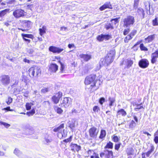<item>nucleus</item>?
Listing matches in <instances>:
<instances>
[{"label": "nucleus", "mask_w": 158, "mask_h": 158, "mask_svg": "<svg viewBox=\"0 0 158 158\" xmlns=\"http://www.w3.org/2000/svg\"><path fill=\"white\" fill-rule=\"evenodd\" d=\"M152 24L154 26H158L157 17H156L155 19L152 20Z\"/></svg>", "instance_id": "obj_48"}, {"label": "nucleus", "mask_w": 158, "mask_h": 158, "mask_svg": "<svg viewBox=\"0 0 158 158\" xmlns=\"http://www.w3.org/2000/svg\"><path fill=\"white\" fill-rule=\"evenodd\" d=\"M64 123H62L61 124H60L59 126L58 127L55 128L53 129V131L54 132H56L57 131H60L61 130V129L64 128Z\"/></svg>", "instance_id": "obj_30"}, {"label": "nucleus", "mask_w": 158, "mask_h": 158, "mask_svg": "<svg viewBox=\"0 0 158 158\" xmlns=\"http://www.w3.org/2000/svg\"><path fill=\"white\" fill-rule=\"evenodd\" d=\"M21 36L22 37H25L27 38L33 39L34 37L33 35L31 34H26L22 33L21 34Z\"/></svg>", "instance_id": "obj_38"}, {"label": "nucleus", "mask_w": 158, "mask_h": 158, "mask_svg": "<svg viewBox=\"0 0 158 158\" xmlns=\"http://www.w3.org/2000/svg\"><path fill=\"white\" fill-rule=\"evenodd\" d=\"M130 31V29H125L123 31V35H127Z\"/></svg>", "instance_id": "obj_61"}, {"label": "nucleus", "mask_w": 158, "mask_h": 158, "mask_svg": "<svg viewBox=\"0 0 158 158\" xmlns=\"http://www.w3.org/2000/svg\"><path fill=\"white\" fill-rule=\"evenodd\" d=\"M32 105V103H27L26 105V107L27 110H29L31 108V105Z\"/></svg>", "instance_id": "obj_52"}, {"label": "nucleus", "mask_w": 158, "mask_h": 158, "mask_svg": "<svg viewBox=\"0 0 158 158\" xmlns=\"http://www.w3.org/2000/svg\"><path fill=\"white\" fill-rule=\"evenodd\" d=\"M106 152L105 158H113V153L112 151H109L108 150H105Z\"/></svg>", "instance_id": "obj_19"}, {"label": "nucleus", "mask_w": 158, "mask_h": 158, "mask_svg": "<svg viewBox=\"0 0 158 158\" xmlns=\"http://www.w3.org/2000/svg\"><path fill=\"white\" fill-rule=\"evenodd\" d=\"M26 12L21 9H16L13 13V15L16 18L23 17L26 15Z\"/></svg>", "instance_id": "obj_6"}, {"label": "nucleus", "mask_w": 158, "mask_h": 158, "mask_svg": "<svg viewBox=\"0 0 158 158\" xmlns=\"http://www.w3.org/2000/svg\"><path fill=\"white\" fill-rule=\"evenodd\" d=\"M13 153L14 154L19 157H21L23 155V153L18 148H15L14 151Z\"/></svg>", "instance_id": "obj_23"}, {"label": "nucleus", "mask_w": 158, "mask_h": 158, "mask_svg": "<svg viewBox=\"0 0 158 158\" xmlns=\"http://www.w3.org/2000/svg\"><path fill=\"white\" fill-rule=\"evenodd\" d=\"M151 58V62L152 64L155 63L157 61V58H158V52L156 50L152 54Z\"/></svg>", "instance_id": "obj_13"}, {"label": "nucleus", "mask_w": 158, "mask_h": 158, "mask_svg": "<svg viewBox=\"0 0 158 158\" xmlns=\"http://www.w3.org/2000/svg\"><path fill=\"white\" fill-rule=\"evenodd\" d=\"M34 52V50L32 48L29 49L27 50V52L30 54H33Z\"/></svg>", "instance_id": "obj_62"}, {"label": "nucleus", "mask_w": 158, "mask_h": 158, "mask_svg": "<svg viewBox=\"0 0 158 158\" xmlns=\"http://www.w3.org/2000/svg\"><path fill=\"white\" fill-rule=\"evenodd\" d=\"M49 91V88H44L42 89L41 90V92L43 93H45Z\"/></svg>", "instance_id": "obj_56"}, {"label": "nucleus", "mask_w": 158, "mask_h": 158, "mask_svg": "<svg viewBox=\"0 0 158 158\" xmlns=\"http://www.w3.org/2000/svg\"><path fill=\"white\" fill-rule=\"evenodd\" d=\"M105 102V99L104 97H101L99 99L98 102L101 105H102Z\"/></svg>", "instance_id": "obj_46"}, {"label": "nucleus", "mask_w": 158, "mask_h": 158, "mask_svg": "<svg viewBox=\"0 0 158 158\" xmlns=\"http://www.w3.org/2000/svg\"><path fill=\"white\" fill-rule=\"evenodd\" d=\"M156 35H149L145 39L146 43H149L152 41L155 38Z\"/></svg>", "instance_id": "obj_17"}, {"label": "nucleus", "mask_w": 158, "mask_h": 158, "mask_svg": "<svg viewBox=\"0 0 158 158\" xmlns=\"http://www.w3.org/2000/svg\"><path fill=\"white\" fill-rule=\"evenodd\" d=\"M15 2V0H8L6 1V2L7 4H14Z\"/></svg>", "instance_id": "obj_54"}, {"label": "nucleus", "mask_w": 158, "mask_h": 158, "mask_svg": "<svg viewBox=\"0 0 158 158\" xmlns=\"http://www.w3.org/2000/svg\"><path fill=\"white\" fill-rule=\"evenodd\" d=\"M139 47L141 50L142 51H148V48L144 46V44L143 43H142L140 44Z\"/></svg>", "instance_id": "obj_41"}, {"label": "nucleus", "mask_w": 158, "mask_h": 158, "mask_svg": "<svg viewBox=\"0 0 158 158\" xmlns=\"http://www.w3.org/2000/svg\"><path fill=\"white\" fill-rule=\"evenodd\" d=\"M143 41L142 40H141L139 41H138L133 47L132 48H134L137 45H138L139 44H140Z\"/></svg>", "instance_id": "obj_63"}, {"label": "nucleus", "mask_w": 158, "mask_h": 158, "mask_svg": "<svg viewBox=\"0 0 158 158\" xmlns=\"http://www.w3.org/2000/svg\"><path fill=\"white\" fill-rule=\"evenodd\" d=\"M72 102V99L69 97H65L63 98V100H61L60 101V104L59 106L61 107L68 108Z\"/></svg>", "instance_id": "obj_4"}, {"label": "nucleus", "mask_w": 158, "mask_h": 158, "mask_svg": "<svg viewBox=\"0 0 158 158\" xmlns=\"http://www.w3.org/2000/svg\"><path fill=\"white\" fill-rule=\"evenodd\" d=\"M54 109L56 113L59 114H61L63 112V110L58 106H55Z\"/></svg>", "instance_id": "obj_36"}, {"label": "nucleus", "mask_w": 158, "mask_h": 158, "mask_svg": "<svg viewBox=\"0 0 158 158\" xmlns=\"http://www.w3.org/2000/svg\"><path fill=\"white\" fill-rule=\"evenodd\" d=\"M106 135V131L104 130H101L100 131V135L99 138L100 139H102V141L104 139Z\"/></svg>", "instance_id": "obj_21"}, {"label": "nucleus", "mask_w": 158, "mask_h": 158, "mask_svg": "<svg viewBox=\"0 0 158 158\" xmlns=\"http://www.w3.org/2000/svg\"><path fill=\"white\" fill-rule=\"evenodd\" d=\"M136 126V124L135 122L133 120H132L129 124V128L131 130H133Z\"/></svg>", "instance_id": "obj_28"}, {"label": "nucleus", "mask_w": 158, "mask_h": 158, "mask_svg": "<svg viewBox=\"0 0 158 158\" xmlns=\"http://www.w3.org/2000/svg\"><path fill=\"white\" fill-rule=\"evenodd\" d=\"M120 19V17H119L118 18H116L114 19H111L110 20V21L112 23H113V21H114V25H115L116 24V23H118V22H119L118 19Z\"/></svg>", "instance_id": "obj_44"}, {"label": "nucleus", "mask_w": 158, "mask_h": 158, "mask_svg": "<svg viewBox=\"0 0 158 158\" xmlns=\"http://www.w3.org/2000/svg\"><path fill=\"white\" fill-rule=\"evenodd\" d=\"M113 143L110 141H109L107 143L106 146L104 147V149L109 148L112 149L113 148Z\"/></svg>", "instance_id": "obj_32"}, {"label": "nucleus", "mask_w": 158, "mask_h": 158, "mask_svg": "<svg viewBox=\"0 0 158 158\" xmlns=\"http://www.w3.org/2000/svg\"><path fill=\"white\" fill-rule=\"evenodd\" d=\"M126 152L128 155H133L134 151L132 148H128Z\"/></svg>", "instance_id": "obj_37"}, {"label": "nucleus", "mask_w": 158, "mask_h": 158, "mask_svg": "<svg viewBox=\"0 0 158 158\" xmlns=\"http://www.w3.org/2000/svg\"><path fill=\"white\" fill-rule=\"evenodd\" d=\"M121 145V143H120L118 144H115L114 147L115 149L116 150H118Z\"/></svg>", "instance_id": "obj_58"}, {"label": "nucleus", "mask_w": 158, "mask_h": 158, "mask_svg": "<svg viewBox=\"0 0 158 158\" xmlns=\"http://www.w3.org/2000/svg\"><path fill=\"white\" fill-rule=\"evenodd\" d=\"M105 59V61L106 62V63L108 64V65L112 63L114 60L113 58H110L107 56H106Z\"/></svg>", "instance_id": "obj_34"}, {"label": "nucleus", "mask_w": 158, "mask_h": 158, "mask_svg": "<svg viewBox=\"0 0 158 158\" xmlns=\"http://www.w3.org/2000/svg\"><path fill=\"white\" fill-rule=\"evenodd\" d=\"M49 51L53 53H60L64 50V49L59 47L54 46H50L48 48Z\"/></svg>", "instance_id": "obj_10"}, {"label": "nucleus", "mask_w": 158, "mask_h": 158, "mask_svg": "<svg viewBox=\"0 0 158 158\" xmlns=\"http://www.w3.org/2000/svg\"><path fill=\"white\" fill-rule=\"evenodd\" d=\"M98 131H99L97 128L94 126H93L90 128L89 130V136L91 138H89V139L90 140H92V138H96L98 133Z\"/></svg>", "instance_id": "obj_5"}, {"label": "nucleus", "mask_w": 158, "mask_h": 158, "mask_svg": "<svg viewBox=\"0 0 158 158\" xmlns=\"http://www.w3.org/2000/svg\"><path fill=\"white\" fill-rule=\"evenodd\" d=\"M79 56L81 58L83 59L84 61H88L91 58V56L83 54H80L79 55Z\"/></svg>", "instance_id": "obj_18"}, {"label": "nucleus", "mask_w": 158, "mask_h": 158, "mask_svg": "<svg viewBox=\"0 0 158 158\" xmlns=\"http://www.w3.org/2000/svg\"><path fill=\"white\" fill-rule=\"evenodd\" d=\"M22 81H24L25 83L27 84L29 82V80L26 76L23 75L22 76Z\"/></svg>", "instance_id": "obj_42"}, {"label": "nucleus", "mask_w": 158, "mask_h": 158, "mask_svg": "<svg viewBox=\"0 0 158 158\" xmlns=\"http://www.w3.org/2000/svg\"><path fill=\"white\" fill-rule=\"evenodd\" d=\"M105 59H101L100 60V61L99 62V64L100 66H102L105 65V66H108V64L106 63V62L105 61Z\"/></svg>", "instance_id": "obj_40"}, {"label": "nucleus", "mask_w": 158, "mask_h": 158, "mask_svg": "<svg viewBox=\"0 0 158 158\" xmlns=\"http://www.w3.org/2000/svg\"><path fill=\"white\" fill-rule=\"evenodd\" d=\"M117 114L118 115L121 114L123 116H125L127 115V113L124 109H122L117 111Z\"/></svg>", "instance_id": "obj_33"}, {"label": "nucleus", "mask_w": 158, "mask_h": 158, "mask_svg": "<svg viewBox=\"0 0 158 158\" xmlns=\"http://www.w3.org/2000/svg\"><path fill=\"white\" fill-rule=\"evenodd\" d=\"M105 28L107 30L110 29H113L114 28V27L113 26V23H109L106 24L105 26Z\"/></svg>", "instance_id": "obj_39"}, {"label": "nucleus", "mask_w": 158, "mask_h": 158, "mask_svg": "<svg viewBox=\"0 0 158 158\" xmlns=\"http://www.w3.org/2000/svg\"><path fill=\"white\" fill-rule=\"evenodd\" d=\"M132 38L130 35H127L125 38L124 42L125 43L128 42L129 40H131Z\"/></svg>", "instance_id": "obj_47"}, {"label": "nucleus", "mask_w": 158, "mask_h": 158, "mask_svg": "<svg viewBox=\"0 0 158 158\" xmlns=\"http://www.w3.org/2000/svg\"><path fill=\"white\" fill-rule=\"evenodd\" d=\"M151 5L149 3H148V4L145 5L146 9H147V13L149 15H152L154 12V11L152 7V9H151L150 8Z\"/></svg>", "instance_id": "obj_20"}, {"label": "nucleus", "mask_w": 158, "mask_h": 158, "mask_svg": "<svg viewBox=\"0 0 158 158\" xmlns=\"http://www.w3.org/2000/svg\"><path fill=\"white\" fill-rule=\"evenodd\" d=\"M29 75L31 77V75L33 77H37L41 74V70L40 68L36 66H33L30 68L29 70Z\"/></svg>", "instance_id": "obj_2"}, {"label": "nucleus", "mask_w": 158, "mask_h": 158, "mask_svg": "<svg viewBox=\"0 0 158 158\" xmlns=\"http://www.w3.org/2000/svg\"><path fill=\"white\" fill-rule=\"evenodd\" d=\"M33 6L32 4L28 5L27 6L26 8L27 9H29L32 10V9L33 8Z\"/></svg>", "instance_id": "obj_64"}, {"label": "nucleus", "mask_w": 158, "mask_h": 158, "mask_svg": "<svg viewBox=\"0 0 158 158\" xmlns=\"http://www.w3.org/2000/svg\"><path fill=\"white\" fill-rule=\"evenodd\" d=\"M67 133L64 130H63V131H61V132H60L59 131V133H58V136L59 137V136L60 135L61 136V137H65L67 136Z\"/></svg>", "instance_id": "obj_35"}, {"label": "nucleus", "mask_w": 158, "mask_h": 158, "mask_svg": "<svg viewBox=\"0 0 158 158\" xmlns=\"http://www.w3.org/2000/svg\"><path fill=\"white\" fill-rule=\"evenodd\" d=\"M106 8H109L110 9H112L113 8L112 6L110 4V2H106L102 6L100 7L99 9L100 10L102 11Z\"/></svg>", "instance_id": "obj_15"}, {"label": "nucleus", "mask_w": 158, "mask_h": 158, "mask_svg": "<svg viewBox=\"0 0 158 158\" xmlns=\"http://www.w3.org/2000/svg\"><path fill=\"white\" fill-rule=\"evenodd\" d=\"M58 66L56 64L52 63L49 67V70L52 72L55 73L58 69Z\"/></svg>", "instance_id": "obj_16"}, {"label": "nucleus", "mask_w": 158, "mask_h": 158, "mask_svg": "<svg viewBox=\"0 0 158 158\" xmlns=\"http://www.w3.org/2000/svg\"><path fill=\"white\" fill-rule=\"evenodd\" d=\"M137 31L136 30H133L129 34L132 37L134 36L136 34Z\"/></svg>", "instance_id": "obj_60"}, {"label": "nucleus", "mask_w": 158, "mask_h": 158, "mask_svg": "<svg viewBox=\"0 0 158 158\" xmlns=\"http://www.w3.org/2000/svg\"><path fill=\"white\" fill-rule=\"evenodd\" d=\"M111 38V36L109 34H101L98 35L97 37V40L99 41H102L103 40H108Z\"/></svg>", "instance_id": "obj_11"}, {"label": "nucleus", "mask_w": 158, "mask_h": 158, "mask_svg": "<svg viewBox=\"0 0 158 158\" xmlns=\"http://www.w3.org/2000/svg\"><path fill=\"white\" fill-rule=\"evenodd\" d=\"M113 140L115 142H117L119 140V139L118 137L115 135H114L113 137H112Z\"/></svg>", "instance_id": "obj_49"}, {"label": "nucleus", "mask_w": 158, "mask_h": 158, "mask_svg": "<svg viewBox=\"0 0 158 158\" xmlns=\"http://www.w3.org/2000/svg\"><path fill=\"white\" fill-rule=\"evenodd\" d=\"M72 136H70L69 138L64 139L63 140V141L65 143H68V142H70L72 140Z\"/></svg>", "instance_id": "obj_59"}, {"label": "nucleus", "mask_w": 158, "mask_h": 158, "mask_svg": "<svg viewBox=\"0 0 158 158\" xmlns=\"http://www.w3.org/2000/svg\"><path fill=\"white\" fill-rule=\"evenodd\" d=\"M70 147L71 150L74 152H75L76 151L78 152L81 149V147L80 145L76 143H73L70 144Z\"/></svg>", "instance_id": "obj_12"}, {"label": "nucleus", "mask_w": 158, "mask_h": 158, "mask_svg": "<svg viewBox=\"0 0 158 158\" xmlns=\"http://www.w3.org/2000/svg\"><path fill=\"white\" fill-rule=\"evenodd\" d=\"M46 29L47 27L45 26H43L42 28H40L39 29L40 35L42 36L44 34L46 33Z\"/></svg>", "instance_id": "obj_25"}, {"label": "nucleus", "mask_w": 158, "mask_h": 158, "mask_svg": "<svg viewBox=\"0 0 158 158\" xmlns=\"http://www.w3.org/2000/svg\"><path fill=\"white\" fill-rule=\"evenodd\" d=\"M59 62L60 63L61 65L60 69V71L62 73L64 71V64L62 62H61L60 61H59Z\"/></svg>", "instance_id": "obj_53"}, {"label": "nucleus", "mask_w": 158, "mask_h": 158, "mask_svg": "<svg viewBox=\"0 0 158 158\" xmlns=\"http://www.w3.org/2000/svg\"><path fill=\"white\" fill-rule=\"evenodd\" d=\"M125 64L126 65V67L125 68H127V69L129 68L132 65L133 62L132 60L130 59H127L125 61Z\"/></svg>", "instance_id": "obj_22"}, {"label": "nucleus", "mask_w": 158, "mask_h": 158, "mask_svg": "<svg viewBox=\"0 0 158 158\" xmlns=\"http://www.w3.org/2000/svg\"><path fill=\"white\" fill-rule=\"evenodd\" d=\"M62 96V93L60 92H59L55 95H53L52 98V101L55 104L58 103L60 98Z\"/></svg>", "instance_id": "obj_9"}, {"label": "nucleus", "mask_w": 158, "mask_h": 158, "mask_svg": "<svg viewBox=\"0 0 158 158\" xmlns=\"http://www.w3.org/2000/svg\"><path fill=\"white\" fill-rule=\"evenodd\" d=\"M93 111L95 112H98L100 110V109L99 107L97 106H94L93 109Z\"/></svg>", "instance_id": "obj_45"}, {"label": "nucleus", "mask_w": 158, "mask_h": 158, "mask_svg": "<svg viewBox=\"0 0 158 158\" xmlns=\"http://www.w3.org/2000/svg\"><path fill=\"white\" fill-rule=\"evenodd\" d=\"M0 81L2 85L6 86L8 85L10 82V77L8 75H3L0 77Z\"/></svg>", "instance_id": "obj_7"}, {"label": "nucleus", "mask_w": 158, "mask_h": 158, "mask_svg": "<svg viewBox=\"0 0 158 158\" xmlns=\"http://www.w3.org/2000/svg\"><path fill=\"white\" fill-rule=\"evenodd\" d=\"M135 22L134 17L132 16H128L123 20V26L124 27H128L132 25Z\"/></svg>", "instance_id": "obj_3"}, {"label": "nucleus", "mask_w": 158, "mask_h": 158, "mask_svg": "<svg viewBox=\"0 0 158 158\" xmlns=\"http://www.w3.org/2000/svg\"><path fill=\"white\" fill-rule=\"evenodd\" d=\"M69 127L70 129H72L73 128L75 127V123L74 122H72L69 124Z\"/></svg>", "instance_id": "obj_57"}, {"label": "nucleus", "mask_w": 158, "mask_h": 158, "mask_svg": "<svg viewBox=\"0 0 158 158\" xmlns=\"http://www.w3.org/2000/svg\"><path fill=\"white\" fill-rule=\"evenodd\" d=\"M10 10L9 9H6L0 11V17H2L4 16L7 13L9 12Z\"/></svg>", "instance_id": "obj_29"}, {"label": "nucleus", "mask_w": 158, "mask_h": 158, "mask_svg": "<svg viewBox=\"0 0 158 158\" xmlns=\"http://www.w3.org/2000/svg\"><path fill=\"white\" fill-rule=\"evenodd\" d=\"M149 64V61L146 59H142L139 62L138 65L142 68L145 69L147 68Z\"/></svg>", "instance_id": "obj_8"}, {"label": "nucleus", "mask_w": 158, "mask_h": 158, "mask_svg": "<svg viewBox=\"0 0 158 158\" xmlns=\"http://www.w3.org/2000/svg\"><path fill=\"white\" fill-rule=\"evenodd\" d=\"M31 22L30 21L26 20L22 21V26L24 28L29 30L31 28Z\"/></svg>", "instance_id": "obj_14"}, {"label": "nucleus", "mask_w": 158, "mask_h": 158, "mask_svg": "<svg viewBox=\"0 0 158 158\" xmlns=\"http://www.w3.org/2000/svg\"><path fill=\"white\" fill-rule=\"evenodd\" d=\"M0 125H3L6 128H8L10 126L9 124L2 121H0Z\"/></svg>", "instance_id": "obj_43"}, {"label": "nucleus", "mask_w": 158, "mask_h": 158, "mask_svg": "<svg viewBox=\"0 0 158 158\" xmlns=\"http://www.w3.org/2000/svg\"><path fill=\"white\" fill-rule=\"evenodd\" d=\"M154 136V141L156 144H157L158 143V134H156V133H155Z\"/></svg>", "instance_id": "obj_50"}, {"label": "nucleus", "mask_w": 158, "mask_h": 158, "mask_svg": "<svg viewBox=\"0 0 158 158\" xmlns=\"http://www.w3.org/2000/svg\"><path fill=\"white\" fill-rule=\"evenodd\" d=\"M115 50H111L109 51V52L108 53L106 56L110 58H113L114 59L115 56Z\"/></svg>", "instance_id": "obj_26"}, {"label": "nucleus", "mask_w": 158, "mask_h": 158, "mask_svg": "<svg viewBox=\"0 0 158 158\" xmlns=\"http://www.w3.org/2000/svg\"><path fill=\"white\" fill-rule=\"evenodd\" d=\"M13 101V99L10 97H9L8 98L7 100L6 101V102L8 105H9Z\"/></svg>", "instance_id": "obj_51"}, {"label": "nucleus", "mask_w": 158, "mask_h": 158, "mask_svg": "<svg viewBox=\"0 0 158 158\" xmlns=\"http://www.w3.org/2000/svg\"><path fill=\"white\" fill-rule=\"evenodd\" d=\"M44 139L46 143L48 144H49V143H50L52 141V139L51 137L47 134H46L45 135Z\"/></svg>", "instance_id": "obj_31"}, {"label": "nucleus", "mask_w": 158, "mask_h": 158, "mask_svg": "<svg viewBox=\"0 0 158 158\" xmlns=\"http://www.w3.org/2000/svg\"><path fill=\"white\" fill-rule=\"evenodd\" d=\"M100 82L99 81L96 79V76L94 74L90 75L87 77L85 81V85L91 84V86H95L96 87V89L98 88L100 85Z\"/></svg>", "instance_id": "obj_1"}, {"label": "nucleus", "mask_w": 158, "mask_h": 158, "mask_svg": "<svg viewBox=\"0 0 158 158\" xmlns=\"http://www.w3.org/2000/svg\"><path fill=\"white\" fill-rule=\"evenodd\" d=\"M136 11L143 19L144 18L145 13L143 9L140 8H138L137 9Z\"/></svg>", "instance_id": "obj_24"}, {"label": "nucleus", "mask_w": 158, "mask_h": 158, "mask_svg": "<svg viewBox=\"0 0 158 158\" xmlns=\"http://www.w3.org/2000/svg\"><path fill=\"white\" fill-rule=\"evenodd\" d=\"M108 100L109 102V106L111 108V106H114V104L115 101V99L114 98L109 97Z\"/></svg>", "instance_id": "obj_27"}, {"label": "nucleus", "mask_w": 158, "mask_h": 158, "mask_svg": "<svg viewBox=\"0 0 158 158\" xmlns=\"http://www.w3.org/2000/svg\"><path fill=\"white\" fill-rule=\"evenodd\" d=\"M139 2L134 0V8L135 9H137L138 6L139 4Z\"/></svg>", "instance_id": "obj_55"}]
</instances>
